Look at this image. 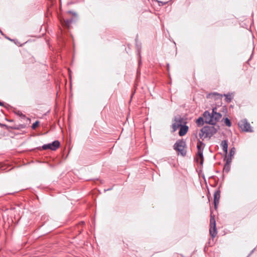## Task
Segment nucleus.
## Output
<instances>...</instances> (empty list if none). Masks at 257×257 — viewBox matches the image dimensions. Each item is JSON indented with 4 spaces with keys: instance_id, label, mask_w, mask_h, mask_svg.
Instances as JSON below:
<instances>
[{
    "instance_id": "1",
    "label": "nucleus",
    "mask_w": 257,
    "mask_h": 257,
    "mask_svg": "<svg viewBox=\"0 0 257 257\" xmlns=\"http://www.w3.org/2000/svg\"><path fill=\"white\" fill-rule=\"evenodd\" d=\"M218 129L219 126L217 125H206L201 128L199 136L203 140L207 138H210L217 133Z\"/></svg>"
},
{
    "instance_id": "2",
    "label": "nucleus",
    "mask_w": 257,
    "mask_h": 257,
    "mask_svg": "<svg viewBox=\"0 0 257 257\" xmlns=\"http://www.w3.org/2000/svg\"><path fill=\"white\" fill-rule=\"evenodd\" d=\"M186 143L183 140L177 141L174 145V149L182 156H184L186 154L185 150Z\"/></svg>"
},
{
    "instance_id": "3",
    "label": "nucleus",
    "mask_w": 257,
    "mask_h": 257,
    "mask_svg": "<svg viewBox=\"0 0 257 257\" xmlns=\"http://www.w3.org/2000/svg\"><path fill=\"white\" fill-rule=\"evenodd\" d=\"M217 229L216 227V222L215 219L214 215H212V213L210 214V229L209 233L210 235L212 237H214L217 234Z\"/></svg>"
},
{
    "instance_id": "4",
    "label": "nucleus",
    "mask_w": 257,
    "mask_h": 257,
    "mask_svg": "<svg viewBox=\"0 0 257 257\" xmlns=\"http://www.w3.org/2000/svg\"><path fill=\"white\" fill-rule=\"evenodd\" d=\"M183 123H186V122H183V119L181 116H175L172 124L173 132L177 131Z\"/></svg>"
},
{
    "instance_id": "5",
    "label": "nucleus",
    "mask_w": 257,
    "mask_h": 257,
    "mask_svg": "<svg viewBox=\"0 0 257 257\" xmlns=\"http://www.w3.org/2000/svg\"><path fill=\"white\" fill-rule=\"evenodd\" d=\"M238 124L242 131L245 132H252L251 127L246 119L240 120Z\"/></svg>"
},
{
    "instance_id": "6",
    "label": "nucleus",
    "mask_w": 257,
    "mask_h": 257,
    "mask_svg": "<svg viewBox=\"0 0 257 257\" xmlns=\"http://www.w3.org/2000/svg\"><path fill=\"white\" fill-rule=\"evenodd\" d=\"M60 144L58 141H55L52 143L44 145L42 146L43 150L50 149L52 151L56 150L60 146Z\"/></svg>"
},
{
    "instance_id": "7",
    "label": "nucleus",
    "mask_w": 257,
    "mask_h": 257,
    "mask_svg": "<svg viewBox=\"0 0 257 257\" xmlns=\"http://www.w3.org/2000/svg\"><path fill=\"white\" fill-rule=\"evenodd\" d=\"M213 122L212 125H216V122L218 121L222 117V115L216 111V108H214L212 111V116Z\"/></svg>"
},
{
    "instance_id": "8",
    "label": "nucleus",
    "mask_w": 257,
    "mask_h": 257,
    "mask_svg": "<svg viewBox=\"0 0 257 257\" xmlns=\"http://www.w3.org/2000/svg\"><path fill=\"white\" fill-rule=\"evenodd\" d=\"M210 95H212V96H218L217 98H221L223 96V95L220 94L217 92L212 93L210 94ZM223 96H224L225 97V100L226 102L229 103L230 102H231V101L232 99V97L231 96V94H224Z\"/></svg>"
},
{
    "instance_id": "9",
    "label": "nucleus",
    "mask_w": 257,
    "mask_h": 257,
    "mask_svg": "<svg viewBox=\"0 0 257 257\" xmlns=\"http://www.w3.org/2000/svg\"><path fill=\"white\" fill-rule=\"evenodd\" d=\"M214 197V200L213 203L214 205V207L215 209H217V205L219 202V199L220 197V190L218 189L216 190L213 195Z\"/></svg>"
},
{
    "instance_id": "10",
    "label": "nucleus",
    "mask_w": 257,
    "mask_h": 257,
    "mask_svg": "<svg viewBox=\"0 0 257 257\" xmlns=\"http://www.w3.org/2000/svg\"><path fill=\"white\" fill-rule=\"evenodd\" d=\"M203 116L205 118V121L206 123L212 125L213 120L212 116V113H210L208 111H205L203 113Z\"/></svg>"
},
{
    "instance_id": "11",
    "label": "nucleus",
    "mask_w": 257,
    "mask_h": 257,
    "mask_svg": "<svg viewBox=\"0 0 257 257\" xmlns=\"http://www.w3.org/2000/svg\"><path fill=\"white\" fill-rule=\"evenodd\" d=\"M203 150L200 149L197 150L196 154L197 159L196 160L198 162H200V164H202L203 162Z\"/></svg>"
},
{
    "instance_id": "12",
    "label": "nucleus",
    "mask_w": 257,
    "mask_h": 257,
    "mask_svg": "<svg viewBox=\"0 0 257 257\" xmlns=\"http://www.w3.org/2000/svg\"><path fill=\"white\" fill-rule=\"evenodd\" d=\"M189 127L188 126L185 124H183L180 127V131L179 132V135L180 136H183L188 131Z\"/></svg>"
},
{
    "instance_id": "13",
    "label": "nucleus",
    "mask_w": 257,
    "mask_h": 257,
    "mask_svg": "<svg viewBox=\"0 0 257 257\" xmlns=\"http://www.w3.org/2000/svg\"><path fill=\"white\" fill-rule=\"evenodd\" d=\"M235 153V148H232L229 151V154L227 157L226 161H228V162H231L232 158L234 155Z\"/></svg>"
},
{
    "instance_id": "14",
    "label": "nucleus",
    "mask_w": 257,
    "mask_h": 257,
    "mask_svg": "<svg viewBox=\"0 0 257 257\" xmlns=\"http://www.w3.org/2000/svg\"><path fill=\"white\" fill-rule=\"evenodd\" d=\"M223 152L226 155L227 153V149H228V143L227 141L223 140L221 142L220 144Z\"/></svg>"
},
{
    "instance_id": "15",
    "label": "nucleus",
    "mask_w": 257,
    "mask_h": 257,
    "mask_svg": "<svg viewBox=\"0 0 257 257\" xmlns=\"http://www.w3.org/2000/svg\"><path fill=\"white\" fill-rule=\"evenodd\" d=\"M231 162H228V161H226L225 164L224 165L223 168V171L226 173H228L230 169V164Z\"/></svg>"
},
{
    "instance_id": "16",
    "label": "nucleus",
    "mask_w": 257,
    "mask_h": 257,
    "mask_svg": "<svg viewBox=\"0 0 257 257\" xmlns=\"http://www.w3.org/2000/svg\"><path fill=\"white\" fill-rule=\"evenodd\" d=\"M204 147H205V144L203 142H202L201 141L199 140L198 141L197 144V150H199L200 149L203 150Z\"/></svg>"
},
{
    "instance_id": "17",
    "label": "nucleus",
    "mask_w": 257,
    "mask_h": 257,
    "mask_svg": "<svg viewBox=\"0 0 257 257\" xmlns=\"http://www.w3.org/2000/svg\"><path fill=\"white\" fill-rule=\"evenodd\" d=\"M196 123L198 125V126H201L203 124V123H204V120H203V118L202 117H199L197 120H196Z\"/></svg>"
},
{
    "instance_id": "18",
    "label": "nucleus",
    "mask_w": 257,
    "mask_h": 257,
    "mask_svg": "<svg viewBox=\"0 0 257 257\" xmlns=\"http://www.w3.org/2000/svg\"><path fill=\"white\" fill-rule=\"evenodd\" d=\"M224 122L225 125L228 127H230L231 125L230 120L228 118H225L224 120Z\"/></svg>"
},
{
    "instance_id": "19",
    "label": "nucleus",
    "mask_w": 257,
    "mask_h": 257,
    "mask_svg": "<svg viewBox=\"0 0 257 257\" xmlns=\"http://www.w3.org/2000/svg\"><path fill=\"white\" fill-rule=\"evenodd\" d=\"M39 121H36L35 122H34L32 125V129H33V130L36 129V128L37 127V126L39 125Z\"/></svg>"
},
{
    "instance_id": "20",
    "label": "nucleus",
    "mask_w": 257,
    "mask_h": 257,
    "mask_svg": "<svg viewBox=\"0 0 257 257\" xmlns=\"http://www.w3.org/2000/svg\"><path fill=\"white\" fill-rule=\"evenodd\" d=\"M71 21H72L71 20H64V22L65 23V25L68 27L71 23Z\"/></svg>"
},
{
    "instance_id": "21",
    "label": "nucleus",
    "mask_w": 257,
    "mask_h": 257,
    "mask_svg": "<svg viewBox=\"0 0 257 257\" xmlns=\"http://www.w3.org/2000/svg\"><path fill=\"white\" fill-rule=\"evenodd\" d=\"M158 3L159 4V6H163L164 5L167 4L168 3V2H163L159 1Z\"/></svg>"
},
{
    "instance_id": "22",
    "label": "nucleus",
    "mask_w": 257,
    "mask_h": 257,
    "mask_svg": "<svg viewBox=\"0 0 257 257\" xmlns=\"http://www.w3.org/2000/svg\"><path fill=\"white\" fill-rule=\"evenodd\" d=\"M3 105H4L3 102L0 101V106H3Z\"/></svg>"
},
{
    "instance_id": "23",
    "label": "nucleus",
    "mask_w": 257,
    "mask_h": 257,
    "mask_svg": "<svg viewBox=\"0 0 257 257\" xmlns=\"http://www.w3.org/2000/svg\"><path fill=\"white\" fill-rule=\"evenodd\" d=\"M167 66H168V68H169V64L167 65Z\"/></svg>"
}]
</instances>
